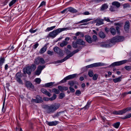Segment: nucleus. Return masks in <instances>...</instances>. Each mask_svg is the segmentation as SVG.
Returning a JSON list of instances; mask_svg holds the SVG:
<instances>
[{
  "instance_id": "f257e3e1",
  "label": "nucleus",
  "mask_w": 131,
  "mask_h": 131,
  "mask_svg": "<svg viewBox=\"0 0 131 131\" xmlns=\"http://www.w3.org/2000/svg\"><path fill=\"white\" fill-rule=\"evenodd\" d=\"M41 106L42 108L45 109L47 113H51L54 112L59 108L60 106V105L58 104H55L50 106L47 105H42Z\"/></svg>"
},
{
  "instance_id": "f03ea898",
  "label": "nucleus",
  "mask_w": 131,
  "mask_h": 131,
  "mask_svg": "<svg viewBox=\"0 0 131 131\" xmlns=\"http://www.w3.org/2000/svg\"><path fill=\"white\" fill-rule=\"evenodd\" d=\"M70 29L69 27L64 28H59L51 32L49 34L50 37L54 38L58 34L61 32L69 30Z\"/></svg>"
},
{
  "instance_id": "7ed1b4c3",
  "label": "nucleus",
  "mask_w": 131,
  "mask_h": 131,
  "mask_svg": "<svg viewBox=\"0 0 131 131\" xmlns=\"http://www.w3.org/2000/svg\"><path fill=\"white\" fill-rule=\"evenodd\" d=\"M36 66L35 64H32L31 66H29L24 68L23 72L24 74L27 73L29 75L30 74L31 72L34 71L36 68Z\"/></svg>"
},
{
  "instance_id": "20e7f679",
  "label": "nucleus",
  "mask_w": 131,
  "mask_h": 131,
  "mask_svg": "<svg viewBox=\"0 0 131 131\" xmlns=\"http://www.w3.org/2000/svg\"><path fill=\"white\" fill-rule=\"evenodd\" d=\"M77 45L83 46H86L85 42L81 39H77L75 41L72 42V47L76 48L78 47Z\"/></svg>"
},
{
  "instance_id": "39448f33",
  "label": "nucleus",
  "mask_w": 131,
  "mask_h": 131,
  "mask_svg": "<svg viewBox=\"0 0 131 131\" xmlns=\"http://www.w3.org/2000/svg\"><path fill=\"white\" fill-rule=\"evenodd\" d=\"M80 49H77L73 51L72 53H71L70 54L67 56L66 57H65L64 59H61V60H59L56 62V63H62L64 61L66 60L67 59H69L70 57L72 56L75 53L78 52L79 51H80Z\"/></svg>"
},
{
  "instance_id": "423d86ee",
  "label": "nucleus",
  "mask_w": 131,
  "mask_h": 131,
  "mask_svg": "<svg viewBox=\"0 0 131 131\" xmlns=\"http://www.w3.org/2000/svg\"><path fill=\"white\" fill-rule=\"evenodd\" d=\"M124 37L122 36H116L111 40L112 44L113 45L116 42H121L123 41Z\"/></svg>"
},
{
  "instance_id": "0eeeda50",
  "label": "nucleus",
  "mask_w": 131,
  "mask_h": 131,
  "mask_svg": "<svg viewBox=\"0 0 131 131\" xmlns=\"http://www.w3.org/2000/svg\"><path fill=\"white\" fill-rule=\"evenodd\" d=\"M111 40H109L105 41V42H102L100 44V46L103 47H110L113 46Z\"/></svg>"
},
{
  "instance_id": "6e6552de",
  "label": "nucleus",
  "mask_w": 131,
  "mask_h": 131,
  "mask_svg": "<svg viewBox=\"0 0 131 131\" xmlns=\"http://www.w3.org/2000/svg\"><path fill=\"white\" fill-rule=\"evenodd\" d=\"M54 52L59 54L60 56H62L64 55L63 50L58 47H56L53 48Z\"/></svg>"
},
{
  "instance_id": "1a4fd4ad",
  "label": "nucleus",
  "mask_w": 131,
  "mask_h": 131,
  "mask_svg": "<svg viewBox=\"0 0 131 131\" xmlns=\"http://www.w3.org/2000/svg\"><path fill=\"white\" fill-rule=\"evenodd\" d=\"M42 98L39 96H37L36 99H32L31 102H35L36 103H40L43 102Z\"/></svg>"
},
{
  "instance_id": "9d476101",
  "label": "nucleus",
  "mask_w": 131,
  "mask_h": 131,
  "mask_svg": "<svg viewBox=\"0 0 131 131\" xmlns=\"http://www.w3.org/2000/svg\"><path fill=\"white\" fill-rule=\"evenodd\" d=\"M127 60H125L119 62H116L112 64L111 66L114 67L115 66H119L126 63L127 62Z\"/></svg>"
},
{
  "instance_id": "9b49d317",
  "label": "nucleus",
  "mask_w": 131,
  "mask_h": 131,
  "mask_svg": "<svg viewBox=\"0 0 131 131\" xmlns=\"http://www.w3.org/2000/svg\"><path fill=\"white\" fill-rule=\"evenodd\" d=\"M45 67V66H39L37 68V69L35 72V74L38 75L41 73V71Z\"/></svg>"
},
{
  "instance_id": "f8f14e48",
  "label": "nucleus",
  "mask_w": 131,
  "mask_h": 131,
  "mask_svg": "<svg viewBox=\"0 0 131 131\" xmlns=\"http://www.w3.org/2000/svg\"><path fill=\"white\" fill-rule=\"evenodd\" d=\"M25 85L28 88H30L32 89H34V86L30 81H26Z\"/></svg>"
},
{
  "instance_id": "ddd939ff",
  "label": "nucleus",
  "mask_w": 131,
  "mask_h": 131,
  "mask_svg": "<svg viewBox=\"0 0 131 131\" xmlns=\"http://www.w3.org/2000/svg\"><path fill=\"white\" fill-rule=\"evenodd\" d=\"M129 23L128 21H127L126 22L124 26V29L125 30L128 32L129 30Z\"/></svg>"
},
{
  "instance_id": "4468645a",
  "label": "nucleus",
  "mask_w": 131,
  "mask_h": 131,
  "mask_svg": "<svg viewBox=\"0 0 131 131\" xmlns=\"http://www.w3.org/2000/svg\"><path fill=\"white\" fill-rule=\"evenodd\" d=\"M85 39L86 41L89 43H91L93 42V40L91 37L88 35L85 36Z\"/></svg>"
},
{
  "instance_id": "2eb2a0df",
  "label": "nucleus",
  "mask_w": 131,
  "mask_h": 131,
  "mask_svg": "<svg viewBox=\"0 0 131 131\" xmlns=\"http://www.w3.org/2000/svg\"><path fill=\"white\" fill-rule=\"evenodd\" d=\"M108 7V5L107 3H105L103 4L101 7V10L104 11L107 9Z\"/></svg>"
},
{
  "instance_id": "dca6fc26",
  "label": "nucleus",
  "mask_w": 131,
  "mask_h": 131,
  "mask_svg": "<svg viewBox=\"0 0 131 131\" xmlns=\"http://www.w3.org/2000/svg\"><path fill=\"white\" fill-rule=\"evenodd\" d=\"M122 75L116 78H115L113 79V81L115 83L119 82L122 80Z\"/></svg>"
},
{
  "instance_id": "f3484780",
  "label": "nucleus",
  "mask_w": 131,
  "mask_h": 131,
  "mask_svg": "<svg viewBox=\"0 0 131 131\" xmlns=\"http://www.w3.org/2000/svg\"><path fill=\"white\" fill-rule=\"evenodd\" d=\"M59 122L57 121H53L52 122H47V124L49 126H55Z\"/></svg>"
},
{
  "instance_id": "a211bd4d",
  "label": "nucleus",
  "mask_w": 131,
  "mask_h": 131,
  "mask_svg": "<svg viewBox=\"0 0 131 131\" xmlns=\"http://www.w3.org/2000/svg\"><path fill=\"white\" fill-rule=\"evenodd\" d=\"M41 91L42 93L49 97H50L51 95V94L44 89L42 88L41 89Z\"/></svg>"
},
{
  "instance_id": "6ab92c4d",
  "label": "nucleus",
  "mask_w": 131,
  "mask_h": 131,
  "mask_svg": "<svg viewBox=\"0 0 131 131\" xmlns=\"http://www.w3.org/2000/svg\"><path fill=\"white\" fill-rule=\"evenodd\" d=\"M72 79L71 75H69L65 78L63 80L60 81V83H62L66 81L67 80Z\"/></svg>"
},
{
  "instance_id": "aec40b11",
  "label": "nucleus",
  "mask_w": 131,
  "mask_h": 131,
  "mask_svg": "<svg viewBox=\"0 0 131 131\" xmlns=\"http://www.w3.org/2000/svg\"><path fill=\"white\" fill-rule=\"evenodd\" d=\"M103 20L101 19H97L95 20V21L96 23V25L97 26H99L100 25L103 24Z\"/></svg>"
},
{
  "instance_id": "412c9836",
  "label": "nucleus",
  "mask_w": 131,
  "mask_h": 131,
  "mask_svg": "<svg viewBox=\"0 0 131 131\" xmlns=\"http://www.w3.org/2000/svg\"><path fill=\"white\" fill-rule=\"evenodd\" d=\"M58 88L60 90L61 92H62L63 91H66L68 89V87H62L60 86H59L58 87Z\"/></svg>"
},
{
  "instance_id": "4be33fe9",
  "label": "nucleus",
  "mask_w": 131,
  "mask_h": 131,
  "mask_svg": "<svg viewBox=\"0 0 131 131\" xmlns=\"http://www.w3.org/2000/svg\"><path fill=\"white\" fill-rule=\"evenodd\" d=\"M112 5L113 6H115L117 8L119 7L120 6V3L118 2L115 1L113 2Z\"/></svg>"
},
{
  "instance_id": "5701e85b",
  "label": "nucleus",
  "mask_w": 131,
  "mask_h": 131,
  "mask_svg": "<svg viewBox=\"0 0 131 131\" xmlns=\"http://www.w3.org/2000/svg\"><path fill=\"white\" fill-rule=\"evenodd\" d=\"M92 19H89V18H88L85 19H84V20H83L80 22H78L77 23V24H80V23H84L86 22H88L91 20H92Z\"/></svg>"
},
{
  "instance_id": "b1692460",
  "label": "nucleus",
  "mask_w": 131,
  "mask_h": 131,
  "mask_svg": "<svg viewBox=\"0 0 131 131\" xmlns=\"http://www.w3.org/2000/svg\"><path fill=\"white\" fill-rule=\"evenodd\" d=\"M68 84L71 86H73L75 84H78V83L75 81H70L68 82Z\"/></svg>"
},
{
  "instance_id": "393cba45",
  "label": "nucleus",
  "mask_w": 131,
  "mask_h": 131,
  "mask_svg": "<svg viewBox=\"0 0 131 131\" xmlns=\"http://www.w3.org/2000/svg\"><path fill=\"white\" fill-rule=\"evenodd\" d=\"M67 9L68 11H69L71 12L74 13H76L77 12V11L75 9L72 7H70L68 8H67Z\"/></svg>"
},
{
  "instance_id": "a878e982",
  "label": "nucleus",
  "mask_w": 131,
  "mask_h": 131,
  "mask_svg": "<svg viewBox=\"0 0 131 131\" xmlns=\"http://www.w3.org/2000/svg\"><path fill=\"white\" fill-rule=\"evenodd\" d=\"M47 50V47L46 46H44L39 51V53L41 54L44 53Z\"/></svg>"
},
{
  "instance_id": "bb28decb",
  "label": "nucleus",
  "mask_w": 131,
  "mask_h": 131,
  "mask_svg": "<svg viewBox=\"0 0 131 131\" xmlns=\"http://www.w3.org/2000/svg\"><path fill=\"white\" fill-rule=\"evenodd\" d=\"M99 36L102 38H104L105 37V34L102 31L100 32L99 34Z\"/></svg>"
},
{
  "instance_id": "cd10ccee",
  "label": "nucleus",
  "mask_w": 131,
  "mask_h": 131,
  "mask_svg": "<svg viewBox=\"0 0 131 131\" xmlns=\"http://www.w3.org/2000/svg\"><path fill=\"white\" fill-rule=\"evenodd\" d=\"M94 67H96L102 66L103 65V64L100 62L96 63H93Z\"/></svg>"
},
{
  "instance_id": "c85d7f7f",
  "label": "nucleus",
  "mask_w": 131,
  "mask_h": 131,
  "mask_svg": "<svg viewBox=\"0 0 131 131\" xmlns=\"http://www.w3.org/2000/svg\"><path fill=\"white\" fill-rule=\"evenodd\" d=\"M110 32L113 35H115L116 32L115 29L113 28H110Z\"/></svg>"
},
{
  "instance_id": "c756f323",
  "label": "nucleus",
  "mask_w": 131,
  "mask_h": 131,
  "mask_svg": "<svg viewBox=\"0 0 131 131\" xmlns=\"http://www.w3.org/2000/svg\"><path fill=\"white\" fill-rule=\"evenodd\" d=\"M68 42L67 41H64L62 42L60 44V46L62 47L68 44Z\"/></svg>"
},
{
  "instance_id": "7c9ffc66",
  "label": "nucleus",
  "mask_w": 131,
  "mask_h": 131,
  "mask_svg": "<svg viewBox=\"0 0 131 131\" xmlns=\"http://www.w3.org/2000/svg\"><path fill=\"white\" fill-rule=\"evenodd\" d=\"M40 62V57H38L34 61V63L37 64H38Z\"/></svg>"
},
{
  "instance_id": "2f4dec72",
  "label": "nucleus",
  "mask_w": 131,
  "mask_h": 131,
  "mask_svg": "<svg viewBox=\"0 0 131 131\" xmlns=\"http://www.w3.org/2000/svg\"><path fill=\"white\" fill-rule=\"evenodd\" d=\"M120 123L117 122L113 124V126L115 128H117L119 126Z\"/></svg>"
},
{
  "instance_id": "473e14b6",
  "label": "nucleus",
  "mask_w": 131,
  "mask_h": 131,
  "mask_svg": "<svg viewBox=\"0 0 131 131\" xmlns=\"http://www.w3.org/2000/svg\"><path fill=\"white\" fill-rule=\"evenodd\" d=\"M63 112H58L57 113H56L55 114H54L53 115V117L54 118H55L56 117H58L59 115L61 113H63Z\"/></svg>"
},
{
  "instance_id": "72a5a7b5",
  "label": "nucleus",
  "mask_w": 131,
  "mask_h": 131,
  "mask_svg": "<svg viewBox=\"0 0 131 131\" xmlns=\"http://www.w3.org/2000/svg\"><path fill=\"white\" fill-rule=\"evenodd\" d=\"M5 59L4 58H0V66H2L4 62Z\"/></svg>"
},
{
  "instance_id": "f704fd0d",
  "label": "nucleus",
  "mask_w": 131,
  "mask_h": 131,
  "mask_svg": "<svg viewBox=\"0 0 131 131\" xmlns=\"http://www.w3.org/2000/svg\"><path fill=\"white\" fill-rule=\"evenodd\" d=\"M88 74L90 77H92L94 74V73L92 71L90 70L88 71Z\"/></svg>"
},
{
  "instance_id": "c9c22d12",
  "label": "nucleus",
  "mask_w": 131,
  "mask_h": 131,
  "mask_svg": "<svg viewBox=\"0 0 131 131\" xmlns=\"http://www.w3.org/2000/svg\"><path fill=\"white\" fill-rule=\"evenodd\" d=\"M57 95L55 94H53V96L49 98V99L51 101L55 100L57 97Z\"/></svg>"
},
{
  "instance_id": "e433bc0d",
  "label": "nucleus",
  "mask_w": 131,
  "mask_h": 131,
  "mask_svg": "<svg viewBox=\"0 0 131 131\" xmlns=\"http://www.w3.org/2000/svg\"><path fill=\"white\" fill-rule=\"evenodd\" d=\"M56 27V26H54L50 27H48L46 30V31H48L51 30H52L54 28Z\"/></svg>"
},
{
  "instance_id": "4c0bfd02",
  "label": "nucleus",
  "mask_w": 131,
  "mask_h": 131,
  "mask_svg": "<svg viewBox=\"0 0 131 131\" xmlns=\"http://www.w3.org/2000/svg\"><path fill=\"white\" fill-rule=\"evenodd\" d=\"M131 117V113H129L126 115L122 119H126L128 118Z\"/></svg>"
},
{
  "instance_id": "58836bf2",
  "label": "nucleus",
  "mask_w": 131,
  "mask_h": 131,
  "mask_svg": "<svg viewBox=\"0 0 131 131\" xmlns=\"http://www.w3.org/2000/svg\"><path fill=\"white\" fill-rule=\"evenodd\" d=\"M116 9V8L114 7V6H111L110 8V10L112 12H113L115 11Z\"/></svg>"
},
{
  "instance_id": "ea45409f",
  "label": "nucleus",
  "mask_w": 131,
  "mask_h": 131,
  "mask_svg": "<svg viewBox=\"0 0 131 131\" xmlns=\"http://www.w3.org/2000/svg\"><path fill=\"white\" fill-rule=\"evenodd\" d=\"M35 81L36 83L38 84H39L41 81V80L39 78H36L35 80Z\"/></svg>"
},
{
  "instance_id": "a19ab883",
  "label": "nucleus",
  "mask_w": 131,
  "mask_h": 131,
  "mask_svg": "<svg viewBox=\"0 0 131 131\" xmlns=\"http://www.w3.org/2000/svg\"><path fill=\"white\" fill-rule=\"evenodd\" d=\"M126 110L125 109L121 110L119 111V115H122L125 113L126 112Z\"/></svg>"
},
{
  "instance_id": "79ce46f5",
  "label": "nucleus",
  "mask_w": 131,
  "mask_h": 131,
  "mask_svg": "<svg viewBox=\"0 0 131 131\" xmlns=\"http://www.w3.org/2000/svg\"><path fill=\"white\" fill-rule=\"evenodd\" d=\"M53 84V83L51 82L46 84L45 85L46 87H49L52 86Z\"/></svg>"
},
{
  "instance_id": "37998d69",
  "label": "nucleus",
  "mask_w": 131,
  "mask_h": 131,
  "mask_svg": "<svg viewBox=\"0 0 131 131\" xmlns=\"http://www.w3.org/2000/svg\"><path fill=\"white\" fill-rule=\"evenodd\" d=\"M17 0H12L9 3V6L10 7L11 6L13 5L16 1Z\"/></svg>"
},
{
  "instance_id": "c03bdc74",
  "label": "nucleus",
  "mask_w": 131,
  "mask_h": 131,
  "mask_svg": "<svg viewBox=\"0 0 131 131\" xmlns=\"http://www.w3.org/2000/svg\"><path fill=\"white\" fill-rule=\"evenodd\" d=\"M52 92H54L56 94H59L60 93L59 91L58 90L56 89H53L52 90Z\"/></svg>"
},
{
  "instance_id": "a18cd8bd",
  "label": "nucleus",
  "mask_w": 131,
  "mask_h": 131,
  "mask_svg": "<svg viewBox=\"0 0 131 131\" xmlns=\"http://www.w3.org/2000/svg\"><path fill=\"white\" fill-rule=\"evenodd\" d=\"M16 77L17 79L21 78V74L20 73H18L16 74Z\"/></svg>"
},
{
  "instance_id": "49530a36",
  "label": "nucleus",
  "mask_w": 131,
  "mask_h": 131,
  "mask_svg": "<svg viewBox=\"0 0 131 131\" xmlns=\"http://www.w3.org/2000/svg\"><path fill=\"white\" fill-rule=\"evenodd\" d=\"M65 96V94L63 93H61L59 94V98L60 99H62Z\"/></svg>"
},
{
  "instance_id": "de8ad7c7",
  "label": "nucleus",
  "mask_w": 131,
  "mask_h": 131,
  "mask_svg": "<svg viewBox=\"0 0 131 131\" xmlns=\"http://www.w3.org/2000/svg\"><path fill=\"white\" fill-rule=\"evenodd\" d=\"M98 76V74H94L92 77L93 79L94 80H96L97 79Z\"/></svg>"
},
{
  "instance_id": "09e8293b",
  "label": "nucleus",
  "mask_w": 131,
  "mask_h": 131,
  "mask_svg": "<svg viewBox=\"0 0 131 131\" xmlns=\"http://www.w3.org/2000/svg\"><path fill=\"white\" fill-rule=\"evenodd\" d=\"M93 39H92L93 41H96L97 40V37L95 35H93L92 36Z\"/></svg>"
},
{
  "instance_id": "8fccbe9b",
  "label": "nucleus",
  "mask_w": 131,
  "mask_h": 131,
  "mask_svg": "<svg viewBox=\"0 0 131 131\" xmlns=\"http://www.w3.org/2000/svg\"><path fill=\"white\" fill-rule=\"evenodd\" d=\"M127 94H131V91L128 92L124 93L122 94V95L123 97H124Z\"/></svg>"
},
{
  "instance_id": "3c124183",
  "label": "nucleus",
  "mask_w": 131,
  "mask_h": 131,
  "mask_svg": "<svg viewBox=\"0 0 131 131\" xmlns=\"http://www.w3.org/2000/svg\"><path fill=\"white\" fill-rule=\"evenodd\" d=\"M91 103L89 102L87 103L86 105L84 107V108L85 109H86L88 108L90 105Z\"/></svg>"
},
{
  "instance_id": "603ef678",
  "label": "nucleus",
  "mask_w": 131,
  "mask_h": 131,
  "mask_svg": "<svg viewBox=\"0 0 131 131\" xmlns=\"http://www.w3.org/2000/svg\"><path fill=\"white\" fill-rule=\"evenodd\" d=\"M104 20H105L106 21L108 22H110L112 23H113V21H110L109 19L108 18H106L105 17L104 18Z\"/></svg>"
},
{
  "instance_id": "864d4df0",
  "label": "nucleus",
  "mask_w": 131,
  "mask_h": 131,
  "mask_svg": "<svg viewBox=\"0 0 131 131\" xmlns=\"http://www.w3.org/2000/svg\"><path fill=\"white\" fill-rule=\"evenodd\" d=\"M124 68L126 70L129 71H130L131 69V67L130 66H125Z\"/></svg>"
},
{
  "instance_id": "5fc2aeb1",
  "label": "nucleus",
  "mask_w": 131,
  "mask_h": 131,
  "mask_svg": "<svg viewBox=\"0 0 131 131\" xmlns=\"http://www.w3.org/2000/svg\"><path fill=\"white\" fill-rule=\"evenodd\" d=\"M40 62L42 64H44L45 63V61L44 59L40 57Z\"/></svg>"
},
{
  "instance_id": "6e6d98bb",
  "label": "nucleus",
  "mask_w": 131,
  "mask_h": 131,
  "mask_svg": "<svg viewBox=\"0 0 131 131\" xmlns=\"http://www.w3.org/2000/svg\"><path fill=\"white\" fill-rule=\"evenodd\" d=\"M81 94V92L79 90H77L75 93V94L77 95H79L80 94Z\"/></svg>"
},
{
  "instance_id": "4d7b16f0",
  "label": "nucleus",
  "mask_w": 131,
  "mask_h": 131,
  "mask_svg": "<svg viewBox=\"0 0 131 131\" xmlns=\"http://www.w3.org/2000/svg\"><path fill=\"white\" fill-rule=\"evenodd\" d=\"M123 5V7L124 8L129 7V4L128 3L124 4Z\"/></svg>"
},
{
  "instance_id": "13d9d810",
  "label": "nucleus",
  "mask_w": 131,
  "mask_h": 131,
  "mask_svg": "<svg viewBox=\"0 0 131 131\" xmlns=\"http://www.w3.org/2000/svg\"><path fill=\"white\" fill-rule=\"evenodd\" d=\"M5 98L4 99V101H3V107H2V111H3V112H4L5 111V110L4 109V108L5 104Z\"/></svg>"
},
{
  "instance_id": "bf43d9fd",
  "label": "nucleus",
  "mask_w": 131,
  "mask_h": 131,
  "mask_svg": "<svg viewBox=\"0 0 131 131\" xmlns=\"http://www.w3.org/2000/svg\"><path fill=\"white\" fill-rule=\"evenodd\" d=\"M16 80L20 84H23V81L21 78L17 79Z\"/></svg>"
},
{
  "instance_id": "052dcab7",
  "label": "nucleus",
  "mask_w": 131,
  "mask_h": 131,
  "mask_svg": "<svg viewBox=\"0 0 131 131\" xmlns=\"http://www.w3.org/2000/svg\"><path fill=\"white\" fill-rule=\"evenodd\" d=\"M69 89L70 92H74L75 91V90L74 89L72 88L71 86H70L69 87Z\"/></svg>"
},
{
  "instance_id": "680f3d73",
  "label": "nucleus",
  "mask_w": 131,
  "mask_h": 131,
  "mask_svg": "<svg viewBox=\"0 0 131 131\" xmlns=\"http://www.w3.org/2000/svg\"><path fill=\"white\" fill-rule=\"evenodd\" d=\"M47 53L50 55H52L53 54V52L50 50H48L47 51Z\"/></svg>"
},
{
  "instance_id": "e2e57ef3",
  "label": "nucleus",
  "mask_w": 131,
  "mask_h": 131,
  "mask_svg": "<svg viewBox=\"0 0 131 131\" xmlns=\"http://www.w3.org/2000/svg\"><path fill=\"white\" fill-rule=\"evenodd\" d=\"M86 67L87 68H91L94 67V64H92L90 65H88L86 66Z\"/></svg>"
},
{
  "instance_id": "0e129e2a",
  "label": "nucleus",
  "mask_w": 131,
  "mask_h": 131,
  "mask_svg": "<svg viewBox=\"0 0 131 131\" xmlns=\"http://www.w3.org/2000/svg\"><path fill=\"white\" fill-rule=\"evenodd\" d=\"M45 4H46V3L45 2H44V1L42 2H41V3L39 6V7H40L41 6L43 5H45Z\"/></svg>"
},
{
  "instance_id": "69168bd1",
  "label": "nucleus",
  "mask_w": 131,
  "mask_h": 131,
  "mask_svg": "<svg viewBox=\"0 0 131 131\" xmlns=\"http://www.w3.org/2000/svg\"><path fill=\"white\" fill-rule=\"evenodd\" d=\"M37 30V29L33 30L32 29H31L29 30V31L31 33H33L36 32Z\"/></svg>"
},
{
  "instance_id": "338daca9",
  "label": "nucleus",
  "mask_w": 131,
  "mask_h": 131,
  "mask_svg": "<svg viewBox=\"0 0 131 131\" xmlns=\"http://www.w3.org/2000/svg\"><path fill=\"white\" fill-rule=\"evenodd\" d=\"M113 113V114L114 115H119V111H114Z\"/></svg>"
},
{
  "instance_id": "774afa93",
  "label": "nucleus",
  "mask_w": 131,
  "mask_h": 131,
  "mask_svg": "<svg viewBox=\"0 0 131 131\" xmlns=\"http://www.w3.org/2000/svg\"><path fill=\"white\" fill-rule=\"evenodd\" d=\"M77 74H74L72 75H71V77L72 79L73 78H75L77 76Z\"/></svg>"
}]
</instances>
